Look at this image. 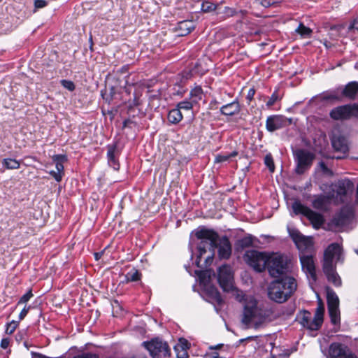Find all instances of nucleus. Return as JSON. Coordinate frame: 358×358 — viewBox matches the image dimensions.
Masks as SVG:
<instances>
[{"mask_svg":"<svg viewBox=\"0 0 358 358\" xmlns=\"http://www.w3.org/2000/svg\"><path fill=\"white\" fill-rule=\"evenodd\" d=\"M195 236L200 240L197 246L198 255L196 260L197 266L206 267L211 264L216 248H218V255L220 259H227L230 257L231 245L227 236L219 238L217 232L206 228L198 229Z\"/></svg>","mask_w":358,"mask_h":358,"instance_id":"nucleus-1","label":"nucleus"},{"mask_svg":"<svg viewBox=\"0 0 358 358\" xmlns=\"http://www.w3.org/2000/svg\"><path fill=\"white\" fill-rule=\"evenodd\" d=\"M296 288L295 278L285 276L271 282L268 288V295L271 300L281 303L287 301Z\"/></svg>","mask_w":358,"mask_h":358,"instance_id":"nucleus-2","label":"nucleus"},{"mask_svg":"<svg viewBox=\"0 0 358 358\" xmlns=\"http://www.w3.org/2000/svg\"><path fill=\"white\" fill-rule=\"evenodd\" d=\"M266 268L271 277L278 278L292 272L293 264L291 258L285 254L271 253Z\"/></svg>","mask_w":358,"mask_h":358,"instance_id":"nucleus-3","label":"nucleus"},{"mask_svg":"<svg viewBox=\"0 0 358 358\" xmlns=\"http://www.w3.org/2000/svg\"><path fill=\"white\" fill-rule=\"evenodd\" d=\"M324 306L321 299L317 301V307L314 316L308 310H301L296 315V321L309 331H317L324 321Z\"/></svg>","mask_w":358,"mask_h":358,"instance_id":"nucleus-4","label":"nucleus"},{"mask_svg":"<svg viewBox=\"0 0 358 358\" xmlns=\"http://www.w3.org/2000/svg\"><path fill=\"white\" fill-rule=\"evenodd\" d=\"M270 254L255 250L246 251L244 255L245 262L257 272L265 270Z\"/></svg>","mask_w":358,"mask_h":358,"instance_id":"nucleus-5","label":"nucleus"},{"mask_svg":"<svg viewBox=\"0 0 358 358\" xmlns=\"http://www.w3.org/2000/svg\"><path fill=\"white\" fill-rule=\"evenodd\" d=\"M342 255L341 248L338 243L329 245L325 250L323 259V271L324 274L329 273L336 270V265L334 263V259L340 261Z\"/></svg>","mask_w":358,"mask_h":358,"instance_id":"nucleus-6","label":"nucleus"},{"mask_svg":"<svg viewBox=\"0 0 358 358\" xmlns=\"http://www.w3.org/2000/svg\"><path fill=\"white\" fill-rule=\"evenodd\" d=\"M331 119L336 121L348 120L352 117H358V103H350L334 108L329 112Z\"/></svg>","mask_w":358,"mask_h":358,"instance_id":"nucleus-7","label":"nucleus"},{"mask_svg":"<svg viewBox=\"0 0 358 358\" xmlns=\"http://www.w3.org/2000/svg\"><path fill=\"white\" fill-rule=\"evenodd\" d=\"M143 345L149 351L152 358H169L170 349L166 342L158 338L150 342H143Z\"/></svg>","mask_w":358,"mask_h":358,"instance_id":"nucleus-8","label":"nucleus"},{"mask_svg":"<svg viewBox=\"0 0 358 358\" xmlns=\"http://www.w3.org/2000/svg\"><path fill=\"white\" fill-rule=\"evenodd\" d=\"M323 353L327 358H358L347 345L337 342L331 343Z\"/></svg>","mask_w":358,"mask_h":358,"instance_id":"nucleus-9","label":"nucleus"},{"mask_svg":"<svg viewBox=\"0 0 358 358\" xmlns=\"http://www.w3.org/2000/svg\"><path fill=\"white\" fill-rule=\"evenodd\" d=\"M294 156L296 162V172L299 174H302L308 169L315 158L314 154L303 149L296 150Z\"/></svg>","mask_w":358,"mask_h":358,"instance_id":"nucleus-10","label":"nucleus"},{"mask_svg":"<svg viewBox=\"0 0 358 358\" xmlns=\"http://www.w3.org/2000/svg\"><path fill=\"white\" fill-rule=\"evenodd\" d=\"M217 280L223 291L229 292L234 287V276L231 268L228 265H223L218 268Z\"/></svg>","mask_w":358,"mask_h":358,"instance_id":"nucleus-11","label":"nucleus"},{"mask_svg":"<svg viewBox=\"0 0 358 358\" xmlns=\"http://www.w3.org/2000/svg\"><path fill=\"white\" fill-rule=\"evenodd\" d=\"M354 189V183L348 178L338 180L334 186H332V193L334 194L333 199L337 201H343L344 198L349 192H352Z\"/></svg>","mask_w":358,"mask_h":358,"instance_id":"nucleus-12","label":"nucleus"},{"mask_svg":"<svg viewBox=\"0 0 358 358\" xmlns=\"http://www.w3.org/2000/svg\"><path fill=\"white\" fill-rule=\"evenodd\" d=\"M354 215L353 210L350 206H344L331 220V226L335 229H340L348 224Z\"/></svg>","mask_w":358,"mask_h":358,"instance_id":"nucleus-13","label":"nucleus"},{"mask_svg":"<svg viewBox=\"0 0 358 358\" xmlns=\"http://www.w3.org/2000/svg\"><path fill=\"white\" fill-rule=\"evenodd\" d=\"M257 312V301L253 296H249L244 299V310L242 322L248 325L255 317Z\"/></svg>","mask_w":358,"mask_h":358,"instance_id":"nucleus-14","label":"nucleus"},{"mask_svg":"<svg viewBox=\"0 0 358 358\" xmlns=\"http://www.w3.org/2000/svg\"><path fill=\"white\" fill-rule=\"evenodd\" d=\"M287 125V118L282 115H273L268 116L266 121V128L273 132Z\"/></svg>","mask_w":358,"mask_h":358,"instance_id":"nucleus-15","label":"nucleus"},{"mask_svg":"<svg viewBox=\"0 0 358 358\" xmlns=\"http://www.w3.org/2000/svg\"><path fill=\"white\" fill-rule=\"evenodd\" d=\"M331 144L334 149L343 154L348 152V143L346 137L339 132L334 133L331 137Z\"/></svg>","mask_w":358,"mask_h":358,"instance_id":"nucleus-16","label":"nucleus"},{"mask_svg":"<svg viewBox=\"0 0 358 358\" xmlns=\"http://www.w3.org/2000/svg\"><path fill=\"white\" fill-rule=\"evenodd\" d=\"M341 91V97L348 99L349 100H355L358 94V82H349L343 87H338Z\"/></svg>","mask_w":358,"mask_h":358,"instance_id":"nucleus-17","label":"nucleus"},{"mask_svg":"<svg viewBox=\"0 0 358 358\" xmlns=\"http://www.w3.org/2000/svg\"><path fill=\"white\" fill-rule=\"evenodd\" d=\"M300 261L302 269L315 280L316 272L313 257L310 255H303L300 257Z\"/></svg>","mask_w":358,"mask_h":358,"instance_id":"nucleus-18","label":"nucleus"},{"mask_svg":"<svg viewBox=\"0 0 358 358\" xmlns=\"http://www.w3.org/2000/svg\"><path fill=\"white\" fill-rule=\"evenodd\" d=\"M334 198V194L330 193L323 195L320 194L315 197L313 200L312 205L315 209L320 210H325L331 201Z\"/></svg>","mask_w":358,"mask_h":358,"instance_id":"nucleus-19","label":"nucleus"},{"mask_svg":"<svg viewBox=\"0 0 358 358\" xmlns=\"http://www.w3.org/2000/svg\"><path fill=\"white\" fill-rule=\"evenodd\" d=\"M289 234L297 245L298 248L304 246L306 248H310L313 245V241L310 238H308L301 234L298 230H289Z\"/></svg>","mask_w":358,"mask_h":358,"instance_id":"nucleus-20","label":"nucleus"},{"mask_svg":"<svg viewBox=\"0 0 358 358\" xmlns=\"http://www.w3.org/2000/svg\"><path fill=\"white\" fill-rule=\"evenodd\" d=\"M107 157L108 164L115 170H118L120 164L117 160V151L115 145H109L107 147Z\"/></svg>","mask_w":358,"mask_h":358,"instance_id":"nucleus-21","label":"nucleus"},{"mask_svg":"<svg viewBox=\"0 0 358 358\" xmlns=\"http://www.w3.org/2000/svg\"><path fill=\"white\" fill-rule=\"evenodd\" d=\"M241 110V106L237 100L222 106L220 108V113L224 115L232 116L238 114Z\"/></svg>","mask_w":358,"mask_h":358,"instance_id":"nucleus-22","label":"nucleus"},{"mask_svg":"<svg viewBox=\"0 0 358 358\" xmlns=\"http://www.w3.org/2000/svg\"><path fill=\"white\" fill-rule=\"evenodd\" d=\"M195 28L194 22L191 20L181 21L178 24V35L183 36L189 34Z\"/></svg>","mask_w":358,"mask_h":358,"instance_id":"nucleus-23","label":"nucleus"},{"mask_svg":"<svg viewBox=\"0 0 358 358\" xmlns=\"http://www.w3.org/2000/svg\"><path fill=\"white\" fill-rule=\"evenodd\" d=\"M312 223L313 226L315 229H319L324 222L323 216L317 213L311 209L308 211L306 216Z\"/></svg>","mask_w":358,"mask_h":358,"instance_id":"nucleus-24","label":"nucleus"},{"mask_svg":"<svg viewBox=\"0 0 358 358\" xmlns=\"http://www.w3.org/2000/svg\"><path fill=\"white\" fill-rule=\"evenodd\" d=\"M206 293L210 297L211 303L220 306L223 300L218 290L213 286L206 288Z\"/></svg>","mask_w":358,"mask_h":358,"instance_id":"nucleus-25","label":"nucleus"},{"mask_svg":"<svg viewBox=\"0 0 358 358\" xmlns=\"http://www.w3.org/2000/svg\"><path fill=\"white\" fill-rule=\"evenodd\" d=\"M52 159L55 163L57 172L59 173L63 178L64 175V163L67 161L66 156L63 155H55L52 156Z\"/></svg>","mask_w":358,"mask_h":358,"instance_id":"nucleus-26","label":"nucleus"},{"mask_svg":"<svg viewBox=\"0 0 358 358\" xmlns=\"http://www.w3.org/2000/svg\"><path fill=\"white\" fill-rule=\"evenodd\" d=\"M167 118L171 124H176L182 120L183 115L181 111L176 108L169 112Z\"/></svg>","mask_w":358,"mask_h":358,"instance_id":"nucleus-27","label":"nucleus"},{"mask_svg":"<svg viewBox=\"0 0 358 358\" xmlns=\"http://www.w3.org/2000/svg\"><path fill=\"white\" fill-rule=\"evenodd\" d=\"M327 299L328 307L339 306V299L333 289H327Z\"/></svg>","mask_w":358,"mask_h":358,"instance_id":"nucleus-28","label":"nucleus"},{"mask_svg":"<svg viewBox=\"0 0 358 358\" xmlns=\"http://www.w3.org/2000/svg\"><path fill=\"white\" fill-rule=\"evenodd\" d=\"M203 94V90L200 86H195L189 93V97L191 101L194 103H198L200 100L202 99Z\"/></svg>","mask_w":358,"mask_h":358,"instance_id":"nucleus-29","label":"nucleus"},{"mask_svg":"<svg viewBox=\"0 0 358 358\" xmlns=\"http://www.w3.org/2000/svg\"><path fill=\"white\" fill-rule=\"evenodd\" d=\"M292 210L296 215L301 214L306 216L310 208L303 205L299 201H295L292 205Z\"/></svg>","mask_w":358,"mask_h":358,"instance_id":"nucleus-30","label":"nucleus"},{"mask_svg":"<svg viewBox=\"0 0 358 358\" xmlns=\"http://www.w3.org/2000/svg\"><path fill=\"white\" fill-rule=\"evenodd\" d=\"M339 89L337 88L335 90L324 92L322 94V99L323 101H341V97L338 95Z\"/></svg>","mask_w":358,"mask_h":358,"instance_id":"nucleus-31","label":"nucleus"},{"mask_svg":"<svg viewBox=\"0 0 358 358\" xmlns=\"http://www.w3.org/2000/svg\"><path fill=\"white\" fill-rule=\"evenodd\" d=\"M328 310L331 322L334 324L339 323L341 317L338 306L328 307Z\"/></svg>","mask_w":358,"mask_h":358,"instance_id":"nucleus-32","label":"nucleus"},{"mask_svg":"<svg viewBox=\"0 0 358 358\" xmlns=\"http://www.w3.org/2000/svg\"><path fill=\"white\" fill-rule=\"evenodd\" d=\"M329 282H331L336 287H340L342 285L341 277L337 273L336 271L329 272L325 274Z\"/></svg>","mask_w":358,"mask_h":358,"instance_id":"nucleus-33","label":"nucleus"},{"mask_svg":"<svg viewBox=\"0 0 358 358\" xmlns=\"http://www.w3.org/2000/svg\"><path fill=\"white\" fill-rule=\"evenodd\" d=\"M2 164L7 169H17L20 166V162L12 158L3 159Z\"/></svg>","mask_w":358,"mask_h":358,"instance_id":"nucleus-34","label":"nucleus"},{"mask_svg":"<svg viewBox=\"0 0 358 358\" xmlns=\"http://www.w3.org/2000/svg\"><path fill=\"white\" fill-rule=\"evenodd\" d=\"M295 31L302 38H310L313 31L309 27H306L303 23H300Z\"/></svg>","mask_w":358,"mask_h":358,"instance_id":"nucleus-35","label":"nucleus"},{"mask_svg":"<svg viewBox=\"0 0 358 358\" xmlns=\"http://www.w3.org/2000/svg\"><path fill=\"white\" fill-rule=\"evenodd\" d=\"M141 273L135 269L132 268L125 275V279L127 282H136L141 279Z\"/></svg>","mask_w":358,"mask_h":358,"instance_id":"nucleus-36","label":"nucleus"},{"mask_svg":"<svg viewBox=\"0 0 358 358\" xmlns=\"http://www.w3.org/2000/svg\"><path fill=\"white\" fill-rule=\"evenodd\" d=\"M237 155H238V152L236 151H233L230 154L217 155L215 157V163H222V162H227L231 158L234 157Z\"/></svg>","mask_w":358,"mask_h":358,"instance_id":"nucleus-37","label":"nucleus"},{"mask_svg":"<svg viewBox=\"0 0 358 358\" xmlns=\"http://www.w3.org/2000/svg\"><path fill=\"white\" fill-rule=\"evenodd\" d=\"M194 103L192 101H182L179 102L176 108H178L180 111L181 110H189L192 108Z\"/></svg>","mask_w":358,"mask_h":358,"instance_id":"nucleus-38","label":"nucleus"},{"mask_svg":"<svg viewBox=\"0 0 358 358\" xmlns=\"http://www.w3.org/2000/svg\"><path fill=\"white\" fill-rule=\"evenodd\" d=\"M217 5L209 2V1H204L201 4V10L203 12H211L214 11L217 8Z\"/></svg>","mask_w":358,"mask_h":358,"instance_id":"nucleus-39","label":"nucleus"},{"mask_svg":"<svg viewBox=\"0 0 358 358\" xmlns=\"http://www.w3.org/2000/svg\"><path fill=\"white\" fill-rule=\"evenodd\" d=\"M281 99L280 96L278 94V90L274 91V92L271 94V97L266 102V105L268 108L271 107L274 105V103Z\"/></svg>","mask_w":358,"mask_h":358,"instance_id":"nucleus-40","label":"nucleus"},{"mask_svg":"<svg viewBox=\"0 0 358 358\" xmlns=\"http://www.w3.org/2000/svg\"><path fill=\"white\" fill-rule=\"evenodd\" d=\"M264 164L268 168L271 172H273L275 170L274 162L272 156L269 155H266L264 158Z\"/></svg>","mask_w":358,"mask_h":358,"instance_id":"nucleus-41","label":"nucleus"},{"mask_svg":"<svg viewBox=\"0 0 358 358\" xmlns=\"http://www.w3.org/2000/svg\"><path fill=\"white\" fill-rule=\"evenodd\" d=\"M18 326V322L13 320L6 324V333L7 334H12Z\"/></svg>","mask_w":358,"mask_h":358,"instance_id":"nucleus-42","label":"nucleus"},{"mask_svg":"<svg viewBox=\"0 0 358 358\" xmlns=\"http://www.w3.org/2000/svg\"><path fill=\"white\" fill-rule=\"evenodd\" d=\"M33 296V294L31 289L28 290V292L24 294L19 300L17 302V306L22 303H26L28 302L31 298Z\"/></svg>","mask_w":358,"mask_h":358,"instance_id":"nucleus-43","label":"nucleus"},{"mask_svg":"<svg viewBox=\"0 0 358 358\" xmlns=\"http://www.w3.org/2000/svg\"><path fill=\"white\" fill-rule=\"evenodd\" d=\"M175 350L177 352V357L178 358H187V353L182 345H178L175 347Z\"/></svg>","mask_w":358,"mask_h":358,"instance_id":"nucleus-44","label":"nucleus"},{"mask_svg":"<svg viewBox=\"0 0 358 358\" xmlns=\"http://www.w3.org/2000/svg\"><path fill=\"white\" fill-rule=\"evenodd\" d=\"M61 84L64 88L69 90V91H73L75 90V85L71 80H62Z\"/></svg>","mask_w":358,"mask_h":358,"instance_id":"nucleus-45","label":"nucleus"},{"mask_svg":"<svg viewBox=\"0 0 358 358\" xmlns=\"http://www.w3.org/2000/svg\"><path fill=\"white\" fill-rule=\"evenodd\" d=\"M239 245L243 248L249 247L252 244V240L250 237H245L238 241Z\"/></svg>","mask_w":358,"mask_h":358,"instance_id":"nucleus-46","label":"nucleus"},{"mask_svg":"<svg viewBox=\"0 0 358 358\" xmlns=\"http://www.w3.org/2000/svg\"><path fill=\"white\" fill-rule=\"evenodd\" d=\"M224 13L227 17H232L237 14V11L234 8L230 7H225L224 10Z\"/></svg>","mask_w":358,"mask_h":358,"instance_id":"nucleus-47","label":"nucleus"},{"mask_svg":"<svg viewBox=\"0 0 358 358\" xmlns=\"http://www.w3.org/2000/svg\"><path fill=\"white\" fill-rule=\"evenodd\" d=\"M47 1L45 0H35L34 1V6L35 8H42L47 6Z\"/></svg>","mask_w":358,"mask_h":358,"instance_id":"nucleus-48","label":"nucleus"},{"mask_svg":"<svg viewBox=\"0 0 358 358\" xmlns=\"http://www.w3.org/2000/svg\"><path fill=\"white\" fill-rule=\"evenodd\" d=\"M318 166L320 167V169L322 171V172L324 173H326V174L331 173V171L327 166V165L325 164L324 162H320L318 164Z\"/></svg>","mask_w":358,"mask_h":358,"instance_id":"nucleus-49","label":"nucleus"},{"mask_svg":"<svg viewBox=\"0 0 358 358\" xmlns=\"http://www.w3.org/2000/svg\"><path fill=\"white\" fill-rule=\"evenodd\" d=\"M30 309V306H24V308L22 310L19 315V320H22L27 315L29 310Z\"/></svg>","mask_w":358,"mask_h":358,"instance_id":"nucleus-50","label":"nucleus"},{"mask_svg":"<svg viewBox=\"0 0 358 358\" xmlns=\"http://www.w3.org/2000/svg\"><path fill=\"white\" fill-rule=\"evenodd\" d=\"M49 173L55 178L57 182H60L62 180V177L60 173L55 171H50Z\"/></svg>","mask_w":358,"mask_h":358,"instance_id":"nucleus-51","label":"nucleus"},{"mask_svg":"<svg viewBox=\"0 0 358 358\" xmlns=\"http://www.w3.org/2000/svg\"><path fill=\"white\" fill-rule=\"evenodd\" d=\"M256 2L264 8H268L272 4L270 0H256Z\"/></svg>","mask_w":358,"mask_h":358,"instance_id":"nucleus-52","label":"nucleus"},{"mask_svg":"<svg viewBox=\"0 0 358 358\" xmlns=\"http://www.w3.org/2000/svg\"><path fill=\"white\" fill-rule=\"evenodd\" d=\"M10 344V339L8 338H4L1 340L0 346L3 349H6Z\"/></svg>","mask_w":358,"mask_h":358,"instance_id":"nucleus-53","label":"nucleus"},{"mask_svg":"<svg viewBox=\"0 0 358 358\" xmlns=\"http://www.w3.org/2000/svg\"><path fill=\"white\" fill-rule=\"evenodd\" d=\"M348 30L350 31H354L355 30H358V22L354 21L348 27Z\"/></svg>","mask_w":358,"mask_h":358,"instance_id":"nucleus-54","label":"nucleus"},{"mask_svg":"<svg viewBox=\"0 0 358 358\" xmlns=\"http://www.w3.org/2000/svg\"><path fill=\"white\" fill-rule=\"evenodd\" d=\"M255 94V90L253 88L250 89L248 92L247 99H248L249 101H251L253 99Z\"/></svg>","mask_w":358,"mask_h":358,"instance_id":"nucleus-55","label":"nucleus"},{"mask_svg":"<svg viewBox=\"0 0 358 358\" xmlns=\"http://www.w3.org/2000/svg\"><path fill=\"white\" fill-rule=\"evenodd\" d=\"M36 358H65V356L64 355H62V356H59V357H48L46 355L38 353V354H36Z\"/></svg>","mask_w":358,"mask_h":358,"instance_id":"nucleus-56","label":"nucleus"},{"mask_svg":"<svg viewBox=\"0 0 358 358\" xmlns=\"http://www.w3.org/2000/svg\"><path fill=\"white\" fill-rule=\"evenodd\" d=\"M101 255H102L101 252L94 253V257H95L96 260H99L101 258Z\"/></svg>","mask_w":358,"mask_h":358,"instance_id":"nucleus-57","label":"nucleus"},{"mask_svg":"<svg viewBox=\"0 0 358 358\" xmlns=\"http://www.w3.org/2000/svg\"><path fill=\"white\" fill-rule=\"evenodd\" d=\"M133 358H147V357L144 355L138 354L136 356H134Z\"/></svg>","mask_w":358,"mask_h":358,"instance_id":"nucleus-58","label":"nucleus"},{"mask_svg":"<svg viewBox=\"0 0 358 358\" xmlns=\"http://www.w3.org/2000/svg\"><path fill=\"white\" fill-rule=\"evenodd\" d=\"M218 357V355L217 353H215L212 356H208L206 357V358H217Z\"/></svg>","mask_w":358,"mask_h":358,"instance_id":"nucleus-59","label":"nucleus"},{"mask_svg":"<svg viewBox=\"0 0 358 358\" xmlns=\"http://www.w3.org/2000/svg\"><path fill=\"white\" fill-rule=\"evenodd\" d=\"M355 69H358V63H357L355 66Z\"/></svg>","mask_w":358,"mask_h":358,"instance_id":"nucleus-60","label":"nucleus"},{"mask_svg":"<svg viewBox=\"0 0 358 358\" xmlns=\"http://www.w3.org/2000/svg\"><path fill=\"white\" fill-rule=\"evenodd\" d=\"M336 159H342V158H343V157H341V156H338V157H336Z\"/></svg>","mask_w":358,"mask_h":358,"instance_id":"nucleus-61","label":"nucleus"},{"mask_svg":"<svg viewBox=\"0 0 358 358\" xmlns=\"http://www.w3.org/2000/svg\"><path fill=\"white\" fill-rule=\"evenodd\" d=\"M355 252L358 254V248L355 250Z\"/></svg>","mask_w":358,"mask_h":358,"instance_id":"nucleus-62","label":"nucleus"},{"mask_svg":"<svg viewBox=\"0 0 358 358\" xmlns=\"http://www.w3.org/2000/svg\"><path fill=\"white\" fill-rule=\"evenodd\" d=\"M2 0H0V2Z\"/></svg>","mask_w":358,"mask_h":358,"instance_id":"nucleus-63","label":"nucleus"}]
</instances>
